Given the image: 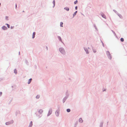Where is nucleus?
Returning a JSON list of instances; mask_svg holds the SVG:
<instances>
[{
	"label": "nucleus",
	"instance_id": "nucleus-19",
	"mask_svg": "<svg viewBox=\"0 0 127 127\" xmlns=\"http://www.w3.org/2000/svg\"><path fill=\"white\" fill-rule=\"evenodd\" d=\"M39 97H40V96L39 95H37L36 96V98H38Z\"/></svg>",
	"mask_w": 127,
	"mask_h": 127
},
{
	"label": "nucleus",
	"instance_id": "nucleus-15",
	"mask_svg": "<svg viewBox=\"0 0 127 127\" xmlns=\"http://www.w3.org/2000/svg\"><path fill=\"white\" fill-rule=\"evenodd\" d=\"M121 41L123 42L124 41V39L123 38H121Z\"/></svg>",
	"mask_w": 127,
	"mask_h": 127
},
{
	"label": "nucleus",
	"instance_id": "nucleus-12",
	"mask_svg": "<svg viewBox=\"0 0 127 127\" xmlns=\"http://www.w3.org/2000/svg\"><path fill=\"white\" fill-rule=\"evenodd\" d=\"M70 111V110L69 109H67V111L68 112H69Z\"/></svg>",
	"mask_w": 127,
	"mask_h": 127
},
{
	"label": "nucleus",
	"instance_id": "nucleus-3",
	"mask_svg": "<svg viewBox=\"0 0 127 127\" xmlns=\"http://www.w3.org/2000/svg\"><path fill=\"white\" fill-rule=\"evenodd\" d=\"M2 29L4 30H5L7 29V27L5 26H3L2 27Z\"/></svg>",
	"mask_w": 127,
	"mask_h": 127
},
{
	"label": "nucleus",
	"instance_id": "nucleus-8",
	"mask_svg": "<svg viewBox=\"0 0 127 127\" xmlns=\"http://www.w3.org/2000/svg\"><path fill=\"white\" fill-rule=\"evenodd\" d=\"M101 16L103 17L104 18L106 19V16L103 14H102Z\"/></svg>",
	"mask_w": 127,
	"mask_h": 127
},
{
	"label": "nucleus",
	"instance_id": "nucleus-27",
	"mask_svg": "<svg viewBox=\"0 0 127 127\" xmlns=\"http://www.w3.org/2000/svg\"><path fill=\"white\" fill-rule=\"evenodd\" d=\"M32 80V79L31 78L29 80H30V81H31H31Z\"/></svg>",
	"mask_w": 127,
	"mask_h": 127
},
{
	"label": "nucleus",
	"instance_id": "nucleus-20",
	"mask_svg": "<svg viewBox=\"0 0 127 127\" xmlns=\"http://www.w3.org/2000/svg\"><path fill=\"white\" fill-rule=\"evenodd\" d=\"M77 2V0H76V1H75L74 2V3L75 4H76Z\"/></svg>",
	"mask_w": 127,
	"mask_h": 127
},
{
	"label": "nucleus",
	"instance_id": "nucleus-22",
	"mask_svg": "<svg viewBox=\"0 0 127 127\" xmlns=\"http://www.w3.org/2000/svg\"><path fill=\"white\" fill-rule=\"evenodd\" d=\"M31 82V81H30V80H29L28 81V84H30V83Z\"/></svg>",
	"mask_w": 127,
	"mask_h": 127
},
{
	"label": "nucleus",
	"instance_id": "nucleus-18",
	"mask_svg": "<svg viewBox=\"0 0 127 127\" xmlns=\"http://www.w3.org/2000/svg\"><path fill=\"white\" fill-rule=\"evenodd\" d=\"M14 72L15 73V74H16L17 73V71L16 69H15L14 70Z\"/></svg>",
	"mask_w": 127,
	"mask_h": 127
},
{
	"label": "nucleus",
	"instance_id": "nucleus-17",
	"mask_svg": "<svg viewBox=\"0 0 127 127\" xmlns=\"http://www.w3.org/2000/svg\"><path fill=\"white\" fill-rule=\"evenodd\" d=\"M7 26V27L8 28H10V25H9L8 24H6Z\"/></svg>",
	"mask_w": 127,
	"mask_h": 127
},
{
	"label": "nucleus",
	"instance_id": "nucleus-28",
	"mask_svg": "<svg viewBox=\"0 0 127 127\" xmlns=\"http://www.w3.org/2000/svg\"><path fill=\"white\" fill-rule=\"evenodd\" d=\"M16 7H17V5H16Z\"/></svg>",
	"mask_w": 127,
	"mask_h": 127
},
{
	"label": "nucleus",
	"instance_id": "nucleus-5",
	"mask_svg": "<svg viewBox=\"0 0 127 127\" xmlns=\"http://www.w3.org/2000/svg\"><path fill=\"white\" fill-rule=\"evenodd\" d=\"M52 110H50L49 112V113L48 114V115H50V114H51L52 113Z\"/></svg>",
	"mask_w": 127,
	"mask_h": 127
},
{
	"label": "nucleus",
	"instance_id": "nucleus-14",
	"mask_svg": "<svg viewBox=\"0 0 127 127\" xmlns=\"http://www.w3.org/2000/svg\"><path fill=\"white\" fill-rule=\"evenodd\" d=\"M77 11H76V12H74V13L73 14V15L74 16L75 15H76V13H77Z\"/></svg>",
	"mask_w": 127,
	"mask_h": 127
},
{
	"label": "nucleus",
	"instance_id": "nucleus-10",
	"mask_svg": "<svg viewBox=\"0 0 127 127\" xmlns=\"http://www.w3.org/2000/svg\"><path fill=\"white\" fill-rule=\"evenodd\" d=\"M63 23L62 22H61L60 24V26L61 27H63Z\"/></svg>",
	"mask_w": 127,
	"mask_h": 127
},
{
	"label": "nucleus",
	"instance_id": "nucleus-9",
	"mask_svg": "<svg viewBox=\"0 0 127 127\" xmlns=\"http://www.w3.org/2000/svg\"><path fill=\"white\" fill-rule=\"evenodd\" d=\"M64 9H65L67 11H68L69 10V8L67 7H66L64 8Z\"/></svg>",
	"mask_w": 127,
	"mask_h": 127
},
{
	"label": "nucleus",
	"instance_id": "nucleus-25",
	"mask_svg": "<svg viewBox=\"0 0 127 127\" xmlns=\"http://www.w3.org/2000/svg\"><path fill=\"white\" fill-rule=\"evenodd\" d=\"M77 6H76L75 7V9L76 10H77Z\"/></svg>",
	"mask_w": 127,
	"mask_h": 127
},
{
	"label": "nucleus",
	"instance_id": "nucleus-11",
	"mask_svg": "<svg viewBox=\"0 0 127 127\" xmlns=\"http://www.w3.org/2000/svg\"><path fill=\"white\" fill-rule=\"evenodd\" d=\"M32 125V122L31 121L30 123V127H31Z\"/></svg>",
	"mask_w": 127,
	"mask_h": 127
},
{
	"label": "nucleus",
	"instance_id": "nucleus-24",
	"mask_svg": "<svg viewBox=\"0 0 127 127\" xmlns=\"http://www.w3.org/2000/svg\"><path fill=\"white\" fill-rule=\"evenodd\" d=\"M59 39L60 40V41H61L62 40L61 39V38L60 37H59Z\"/></svg>",
	"mask_w": 127,
	"mask_h": 127
},
{
	"label": "nucleus",
	"instance_id": "nucleus-7",
	"mask_svg": "<svg viewBox=\"0 0 127 127\" xmlns=\"http://www.w3.org/2000/svg\"><path fill=\"white\" fill-rule=\"evenodd\" d=\"M79 121L80 123H82L83 122V120L81 118H80L79 119Z\"/></svg>",
	"mask_w": 127,
	"mask_h": 127
},
{
	"label": "nucleus",
	"instance_id": "nucleus-13",
	"mask_svg": "<svg viewBox=\"0 0 127 127\" xmlns=\"http://www.w3.org/2000/svg\"><path fill=\"white\" fill-rule=\"evenodd\" d=\"M39 112L40 113H42V112H43V110H40L39 111Z\"/></svg>",
	"mask_w": 127,
	"mask_h": 127
},
{
	"label": "nucleus",
	"instance_id": "nucleus-26",
	"mask_svg": "<svg viewBox=\"0 0 127 127\" xmlns=\"http://www.w3.org/2000/svg\"><path fill=\"white\" fill-rule=\"evenodd\" d=\"M2 93L1 92H0V95H2Z\"/></svg>",
	"mask_w": 127,
	"mask_h": 127
},
{
	"label": "nucleus",
	"instance_id": "nucleus-1",
	"mask_svg": "<svg viewBox=\"0 0 127 127\" xmlns=\"http://www.w3.org/2000/svg\"><path fill=\"white\" fill-rule=\"evenodd\" d=\"M59 51L61 52L62 54H64L65 53V52L64 51V50L63 48H60L59 49Z\"/></svg>",
	"mask_w": 127,
	"mask_h": 127
},
{
	"label": "nucleus",
	"instance_id": "nucleus-16",
	"mask_svg": "<svg viewBox=\"0 0 127 127\" xmlns=\"http://www.w3.org/2000/svg\"><path fill=\"white\" fill-rule=\"evenodd\" d=\"M106 53L107 55H110V53L109 51H107L106 52Z\"/></svg>",
	"mask_w": 127,
	"mask_h": 127
},
{
	"label": "nucleus",
	"instance_id": "nucleus-21",
	"mask_svg": "<svg viewBox=\"0 0 127 127\" xmlns=\"http://www.w3.org/2000/svg\"><path fill=\"white\" fill-rule=\"evenodd\" d=\"M53 4H54V6L55 5V0L53 1Z\"/></svg>",
	"mask_w": 127,
	"mask_h": 127
},
{
	"label": "nucleus",
	"instance_id": "nucleus-2",
	"mask_svg": "<svg viewBox=\"0 0 127 127\" xmlns=\"http://www.w3.org/2000/svg\"><path fill=\"white\" fill-rule=\"evenodd\" d=\"M13 121H12L11 122H8L6 123L5 124L7 125H8L9 124H10L12 123H13Z\"/></svg>",
	"mask_w": 127,
	"mask_h": 127
},
{
	"label": "nucleus",
	"instance_id": "nucleus-4",
	"mask_svg": "<svg viewBox=\"0 0 127 127\" xmlns=\"http://www.w3.org/2000/svg\"><path fill=\"white\" fill-rule=\"evenodd\" d=\"M59 112L58 111H56L55 112L56 114V116H58L59 115Z\"/></svg>",
	"mask_w": 127,
	"mask_h": 127
},
{
	"label": "nucleus",
	"instance_id": "nucleus-23",
	"mask_svg": "<svg viewBox=\"0 0 127 127\" xmlns=\"http://www.w3.org/2000/svg\"><path fill=\"white\" fill-rule=\"evenodd\" d=\"M8 17H5V18H6V19L7 20H8Z\"/></svg>",
	"mask_w": 127,
	"mask_h": 127
},
{
	"label": "nucleus",
	"instance_id": "nucleus-6",
	"mask_svg": "<svg viewBox=\"0 0 127 127\" xmlns=\"http://www.w3.org/2000/svg\"><path fill=\"white\" fill-rule=\"evenodd\" d=\"M35 32H34L33 33L32 35V38H34L35 37Z\"/></svg>",
	"mask_w": 127,
	"mask_h": 127
}]
</instances>
